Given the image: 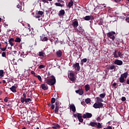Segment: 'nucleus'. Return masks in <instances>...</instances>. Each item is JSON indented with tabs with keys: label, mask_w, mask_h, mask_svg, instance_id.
<instances>
[{
	"label": "nucleus",
	"mask_w": 129,
	"mask_h": 129,
	"mask_svg": "<svg viewBox=\"0 0 129 129\" xmlns=\"http://www.w3.org/2000/svg\"><path fill=\"white\" fill-rule=\"evenodd\" d=\"M52 79H47L45 80V83L48 84V85H50L52 86L56 83V79L54 76H51Z\"/></svg>",
	"instance_id": "nucleus-1"
},
{
	"label": "nucleus",
	"mask_w": 129,
	"mask_h": 129,
	"mask_svg": "<svg viewBox=\"0 0 129 129\" xmlns=\"http://www.w3.org/2000/svg\"><path fill=\"white\" fill-rule=\"evenodd\" d=\"M127 76H128V73L127 72L121 74L119 78V82H120V83H124L125 81V79L127 78ZM124 78H125V79H124Z\"/></svg>",
	"instance_id": "nucleus-2"
},
{
	"label": "nucleus",
	"mask_w": 129,
	"mask_h": 129,
	"mask_svg": "<svg viewBox=\"0 0 129 129\" xmlns=\"http://www.w3.org/2000/svg\"><path fill=\"white\" fill-rule=\"evenodd\" d=\"M106 35L108 38L111 39L112 41H114V39H115V36H114V35H115V32L114 31L109 32L108 33H107Z\"/></svg>",
	"instance_id": "nucleus-3"
},
{
	"label": "nucleus",
	"mask_w": 129,
	"mask_h": 129,
	"mask_svg": "<svg viewBox=\"0 0 129 129\" xmlns=\"http://www.w3.org/2000/svg\"><path fill=\"white\" fill-rule=\"evenodd\" d=\"M93 107L96 109L102 108H103V104L102 103H95L93 104Z\"/></svg>",
	"instance_id": "nucleus-4"
},
{
	"label": "nucleus",
	"mask_w": 129,
	"mask_h": 129,
	"mask_svg": "<svg viewBox=\"0 0 129 129\" xmlns=\"http://www.w3.org/2000/svg\"><path fill=\"white\" fill-rule=\"evenodd\" d=\"M55 108L54 109V113L56 114H58V111H59V109L60 108V103L59 102H56L55 103Z\"/></svg>",
	"instance_id": "nucleus-5"
},
{
	"label": "nucleus",
	"mask_w": 129,
	"mask_h": 129,
	"mask_svg": "<svg viewBox=\"0 0 129 129\" xmlns=\"http://www.w3.org/2000/svg\"><path fill=\"white\" fill-rule=\"evenodd\" d=\"M74 73H70V78L69 77L70 80L72 82H74L76 80V78H75Z\"/></svg>",
	"instance_id": "nucleus-6"
},
{
	"label": "nucleus",
	"mask_w": 129,
	"mask_h": 129,
	"mask_svg": "<svg viewBox=\"0 0 129 129\" xmlns=\"http://www.w3.org/2000/svg\"><path fill=\"white\" fill-rule=\"evenodd\" d=\"M91 117H92V114L89 112H87L83 115V118H91Z\"/></svg>",
	"instance_id": "nucleus-7"
},
{
	"label": "nucleus",
	"mask_w": 129,
	"mask_h": 129,
	"mask_svg": "<svg viewBox=\"0 0 129 129\" xmlns=\"http://www.w3.org/2000/svg\"><path fill=\"white\" fill-rule=\"evenodd\" d=\"M73 67H74L76 71H80V66L79 65V63L76 62V64L73 65Z\"/></svg>",
	"instance_id": "nucleus-8"
},
{
	"label": "nucleus",
	"mask_w": 129,
	"mask_h": 129,
	"mask_svg": "<svg viewBox=\"0 0 129 129\" xmlns=\"http://www.w3.org/2000/svg\"><path fill=\"white\" fill-rule=\"evenodd\" d=\"M76 93H78L79 95H83V93H84V91H83V89L81 88L78 90L75 91Z\"/></svg>",
	"instance_id": "nucleus-9"
},
{
	"label": "nucleus",
	"mask_w": 129,
	"mask_h": 129,
	"mask_svg": "<svg viewBox=\"0 0 129 129\" xmlns=\"http://www.w3.org/2000/svg\"><path fill=\"white\" fill-rule=\"evenodd\" d=\"M77 114H78V119L79 120V121H80V122H83V118H82L83 116H82V114L77 113Z\"/></svg>",
	"instance_id": "nucleus-10"
},
{
	"label": "nucleus",
	"mask_w": 129,
	"mask_h": 129,
	"mask_svg": "<svg viewBox=\"0 0 129 129\" xmlns=\"http://www.w3.org/2000/svg\"><path fill=\"white\" fill-rule=\"evenodd\" d=\"M114 63L116 65H118L119 66H121V65H122L123 62L119 59H116L114 61Z\"/></svg>",
	"instance_id": "nucleus-11"
},
{
	"label": "nucleus",
	"mask_w": 129,
	"mask_h": 129,
	"mask_svg": "<svg viewBox=\"0 0 129 129\" xmlns=\"http://www.w3.org/2000/svg\"><path fill=\"white\" fill-rule=\"evenodd\" d=\"M85 21H90V20H93V16H86L83 18Z\"/></svg>",
	"instance_id": "nucleus-12"
},
{
	"label": "nucleus",
	"mask_w": 129,
	"mask_h": 129,
	"mask_svg": "<svg viewBox=\"0 0 129 129\" xmlns=\"http://www.w3.org/2000/svg\"><path fill=\"white\" fill-rule=\"evenodd\" d=\"M70 108L73 111V112H76V107H75V105L72 104L70 105Z\"/></svg>",
	"instance_id": "nucleus-13"
},
{
	"label": "nucleus",
	"mask_w": 129,
	"mask_h": 129,
	"mask_svg": "<svg viewBox=\"0 0 129 129\" xmlns=\"http://www.w3.org/2000/svg\"><path fill=\"white\" fill-rule=\"evenodd\" d=\"M40 40L42 42H46V41H48V38L45 35H42V36H40Z\"/></svg>",
	"instance_id": "nucleus-14"
},
{
	"label": "nucleus",
	"mask_w": 129,
	"mask_h": 129,
	"mask_svg": "<svg viewBox=\"0 0 129 129\" xmlns=\"http://www.w3.org/2000/svg\"><path fill=\"white\" fill-rule=\"evenodd\" d=\"M73 26L74 28H77V27H78V21L77 20V19H75L73 23Z\"/></svg>",
	"instance_id": "nucleus-15"
},
{
	"label": "nucleus",
	"mask_w": 129,
	"mask_h": 129,
	"mask_svg": "<svg viewBox=\"0 0 129 129\" xmlns=\"http://www.w3.org/2000/svg\"><path fill=\"white\" fill-rule=\"evenodd\" d=\"M64 15H65V10H60L58 14L59 17H62V16H64Z\"/></svg>",
	"instance_id": "nucleus-16"
},
{
	"label": "nucleus",
	"mask_w": 129,
	"mask_h": 129,
	"mask_svg": "<svg viewBox=\"0 0 129 129\" xmlns=\"http://www.w3.org/2000/svg\"><path fill=\"white\" fill-rule=\"evenodd\" d=\"M10 89L11 90V91H12V92H14V93H16V92H17V87L15 86H12Z\"/></svg>",
	"instance_id": "nucleus-17"
},
{
	"label": "nucleus",
	"mask_w": 129,
	"mask_h": 129,
	"mask_svg": "<svg viewBox=\"0 0 129 129\" xmlns=\"http://www.w3.org/2000/svg\"><path fill=\"white\" fill-rule=\"evenodd\" d=\"M9 44L11 45V46L13 47V46H14V42H15V39H14V38H10L9 40Z\"/></svg>",
	"instance_id": "nucleus-18"
},
{
	"label": "nucleus",
	"mask_w": 129,
	"mask_h": 129,
	"mask_svg": "<svg viewBox=\"0 0 129 129\" xmlns=\"http://www.w3.org/2000/svg\"><path fill=\"white\" fill-rule=\"evenodd\" d=\"M96 102L97 103L103 102V99H102V98H101V97H97L96 98Z\"/></svg>",
	"instance_id": "nucleus-19"
},
{
	"label": "nucleus",
	"mask_w": 129,
	"mask_h": 129,
	"mask_svg": "<svg viewBox=\"0 0 129 129\" xmlns=\"http://www.w3.org/2000/svg\"><path fill=\"white\" fill-rule=\"evenodd\" d=\"M56 56L60 58L61 56H62V51L61 50H58L57 51H56Z\"/></svg>",
	"instance_id": "nucleus-20"
},
{
	"label": "nucleus",
	"mask_w": 129,
	"mask_h": 129,
	"mask_svg": "<svg viewBox=\"0 0 129 129\" xmlns=\"http://www.w3.org/2000/svg\"><path fill=\"white\" fill-rule=\"evenodd\" d=\"M41 88L43 90H48L49 88L47 86H46V85H45V84H42L41 85Z\"/></svg>",
	"instance_id": "nucleus-21"
},
{
	"label": "nucleus",
	"mask_w": 129,
	"mask_h": 129,
	"mask_svg": "<svg viewBox=\"0 0 129 129\" xmlns=\"http://www.w3.org/2000/svg\"><path fill=\"white\" fill-rule=\"evenodd\" d=\"M73 5H74V2H73V1L71 0L70 2L68 3V8L70 9V8H71Z\"/></svg>",
	"instance_id": "nucleus-22"
},
{
	"label": "nucleus",
	"mask_w": 129,
	"mask_h": 129,
	"mask_svg": "<svg viewBox=\"0 0 129 129\" xmlns=\"http://www.w3.org/2000/svg\"><path fill=\"white\" fill-rule=\"evenodd\" d=\"M85 89L86 91H89V90H90V86L88 84L86 85L85 86Z\"/></svg>",
	"instance_id": "nucleus-23"
},
{
	"label": "nucleus",
	"mask_w": 129,
	"mask_h": 129,
	"mask_svg": "<svg viewBox=\"0 0 129 129\" xmlns=\"http://www.w3.org/2000/svg\"><path fill=\"white\" fill-rule=\"evenodd\" d=\"M21 41L22 39H21L20 37H17L16 39L14 40V41L16 43H21Z\"/></svg>",
	"instance_id": "nucleus-24"
},
{
	"label": "nucleus",
	"mask_w": 129,
	"mask_h": 129,
	"mask_svg": "<svg viewBox=\"0 0 129 129\" xmlns=\"http://www.w3.org/2000/svg\"><path fill=\"white\" fill-rule=\"evenodd\" d=\"M87 62V58H84L81 60V65H83V63H86Z\"/></svg>",
	"instance_id": "nucleus-25"
},
{
	"label": "nucleus",
	"mask_w": 129,
	"mask_h": 129,
	"mask_svg": "<svg viewBox=\"0 0 129 129\" xmlns=\"http://www.w3.org/2000/svg\"><path fill=\"white\" fill-rule=\"evenodd\" d=\"M89 124L91 126L94 127V126H96V125H97V122H91Z\"/></svg>",
	"instance_id": "nucleus-26"
},
{
	"label": "nucleus",
	"mask_w": 129,
	"mask_h": 129,
	"mask_svg": "<svg viewBox=\"0 0 129 129\" xmlns=\"http://www.w3.org/2000/svg\"><path fill=\"white\" fill-rule=\"evenodd\" d=\"M55 6L56 7H60V8H63V7H64V5L63 4H61V3H56L55 4Z\"/></svg>",
	"instance_id": "nucleus-27"
},
{
	"label": "nucleus",
	"mask_w": 129,
	"mask_h": 129,
	"mask_svg": "<svg viewBox=\"0 0 129 129\" xmlns=\"http://www.w3.org/2000/svg\"><path fill=\"white\" fill-rule=\"evenodd\" d=\"M96 126L97 128H102V125H101V124L100 122H98V124L97 123Z\"/></svg>",
	"instance_id": "nucleus-28"
},
{
	"label": "nucleus",
	"mask_w": 129,
	"mask_h": 129,
	"mask_svg": "<svg viewBox=\"0 0 129 129\" xmlns=\"http://www.w3.org/2000/svg\"><path fill=\"white\" fill-rule=\"evenodd\" d=\"M38 55L39 57H44L45 53L43 51H40L39 52Z\"/></svg>",
	"instance_id": "nucleus-29"
},
{
	"label": "nucleus",
	"mask_w": 129,
	"mask_h": 129,
	"mask_svg": "<svg viewBox=\"0 0 129 129\" xmlns=\"http://www.w3.org/2000/svg\"><path fill=\"white\" fill-rule=\"evenodd\" d=\"M52 127H55L56 128H60L61 127L58 123H55Z\"/></svg>",
	"instance_id": "nucleus-30"
},
{
	"label": "nucleus",
	"mask_w": 129,
	"mask_h": 129,
	"mask_svg": "<svg viewBox=\"0 0 129 129\" xmlns=\"http://www.w3.org/2000/svg\"><path fill=\"white\" fill-rule=\"evenodd\" d=\"M4 74H5V72H4V70H0V77H1V78L4 76Z\"/></svg>",
	"instance_id": "nucleus-31"
},
{
	"label": "nucleus",
	"mask_w": 129,
	"mask_h": 129,
	"mask_svg": "<svg viewBox=\"0 0 129 129\" xmlns=\"http://www.w3.org/2000/svg\"><path fill=\"white\" fill-rule=\"evenodd\" d=\"M105 95H106V94H105V93H104L103 94H100L99 96L101 98H104L105 97Z\"/></svg>",
	"instance_id": "nucleus-32"
},
{
	"label": "nucleus",
	"mask_w": 129,
	"mask_h": 129,
	"mask_svg": "<svg viewBox=\"0 0 129 129\" xmlns=\"http://www.w3.org/2000/svg\"><path fill=\"white\" fill-rule=\"evenodd\" d=\"M118 57H119L120 58H122L123 56V54L121 53V52L118 51Z\"/></svg>",
	"instance_id": "nucleus-33"
},
{
	"label": "nucleus",
	"mask_w": 129,
	"mask_h": 129,
	"mask_svg": "<svg viewBox=\"0 0 129 129\" xmlns=\"http://www.w3.org/2000/svg\"><path fill=\"white\" fill-rule=\"evenodd\" d=\"M109 69H110V70H113L115 69V66L112 65V66H110Z\"/></svg>",
	"instance_id": "nucleus-34"
},
{
	"label": "nucleus",
	"mask_w": 129,
	"mask_h": 129,
	"mask_svg": "<svg viewBox=\"0 0 129 129\" xmlns=\"http://www.w3.org/2000/svg\"><path fill=\"white\" fill-rule=\"evenodd\" d=\"M116 53H117L116 50H115V51L113 53L114 58H118V55H117Z\"/></svg>",
	"instance_id": "nucleus-35"
},
{
	"label": "nucleus",
	"mask_w": 129,
	"mask_h": 129,
	"mask_svg": "<svg viewBox=\"0 0 129 129\" xmlns=\"http://www.w3.org/2000/svg\"><path fill=\"white\" fill-rule=\"evenodd\" d=\"M38 15L39 16H43V15H44V12L39 11L38 12Z\"/></svg>",
	"instance_id": "nucleus-36"
},
{
	"label": "nucleus",
	"mask_w": 129,
	"mask_h": 129,
	"mask_svg": "<svg viewBox=\"0 0 129 129\" xmlns=\"http://www.w3.org/2000/svg\"><path fill=\"white\" fill-rule=\"evenodd\" d=\"M45 66L44 64H41L39 66V69H43V68H45Z\"/></svg>",
	"instance_id": "nucleus-37"
},
{
	"label": "nucleus",
	"mask_w": 129,
	"mask_h": 129,
	"mask_svg": "<svg viewBox=\"0 0 129 129\" xmlns=\"http://www.w3.org/2000/svg\"><path fill=\"white\" fill-rule=\"evenodd\" d=\"M91 101V100H90V99L89 98H87L85 100V102H86V103H90Z\"/></svg>",
	"instance_id": "nucleus-38"
},
{
	"label": "nucleus",
	"mask_w": 129,
	"mask_h": 129,
	"mask_svg": "<svg viewBox=\"0 0 129 129\" xmlns=\"http://www.w3.org/2000/svg\"><path fill=\"white\" fill-rule=\"evenodd\" d=\"M55 101H56V99H55V98H52L51 100V103H55Z\"/></svg>",
	"instance_id": "nucleus-39"
},
{
	"label": "nucleus",
	"mask_w": 129,
	"mask_h": 129,
	"mask_svg": "<svg viewBox=\"0 0 129 129\" xmlns=\"http://www.w3.org/2000/svg\"><path fill=\"white\" fill-rule=\"evenodd\" d=\"M17 8L19 9V11H22V6H20L19 4L17 5Z\"/></svg>",
	"instance_id": "nucleus-40"
},
{
	"label": "nucleus",
	"mask_w": 129,
	"mask_h": 129,
	"mask_svg": "<svg viewBox=\"0 0 129 129\" xmlns=\"http://www.w3.org/2000/svg\"><path fill=\"white\" fill-rule=\"evenodd\" d=\"M25 99H26L25 98H23V97L21 98V102H22V103H24V102H25Z\"/></svg>",
	"instance_id": "nucleus-41"
},
{
	"label": "nucleus",
	"mask_w": 129,
	"mask_h": 129,
	"mask_svg": "<svg viewBox=\"0 0 129 129\" xmlns=\"http://www.w3.org/2000/svg\"><path fill=\"white\" fill-rule=\"evenodd\" d=\"M37 78H38V80H39V81L42 82V78L41 77V76L38 75L37 76Z\"/></svg>",
	"instance_id": "nucleus-42"
},
{
	"label": "nucleus",
	"mask_w": 129,
	"mask_h": 129,
	"mask_svg": "<svg viewBox=\"0 0 129 129\" xmlns=\"http://www.w3.org/2000/svg\"><path fill=\"white\" fill-rule=\"evenodd\" d=\"M4 101L5 102H8V101H9V97H5V98L4 99Z\"/></svg>",
	"instance_id": "nucleus-43"
},
{
	"label": "nucleus",
	"mask_w": 129,
	"mask_h": 129,
	"mask_svg": "<svg viewBox=\"0 0 129 129\" xmlns=\"http://www.w3.org/2000/svg\"><path fill=\"white\" fill-rule=\"evenodd\" d=\"M121 100L122 101H125L126 100V98H125V97H122Z\"/></svg>",
	"instance_id": "nucleus-44"
},
{
	"label": "nucleus",
	"mask_w": 129,
	"mask_h": 129,
	"mask_svg": "<svg viewBox=\"0 0 129 129\" xmlns=\"http://www.w3.org/2000/svg\"><path fill=\"white\" fill-rule=\"evenodd\" d=\"M0 49L2 51H6V50H7V46H5V47L4 48L0 47Z\"/></svg>",
	"instance_id": "nucleus-45"
},
{
	"label": "nucleus",
	"mask_w": 129,
	"mask_h": 129,
	"mask_svg": "<svg viewBox=\"0 0 129 129\" xmlns=\"http://www.w3.org/2000/svg\"><path fill=\"white\" fill-rule=\"evenodd\" d=\"M42 3H44V4H48L49 2H48V0H41Z\"/></svg>",
	"instance_id": "nucleus-46"
},
{
	"label": "nucleus",
	"mask_w": 129,
	"mask_h": 129,
	"mask_svg": "<svg viewBox=\"0 0 129 129\" xmlns=\"http://www.w3.org/2000/svg\"><path fill=\"white\" fill-rule=\"evenodd\" d=\"M79 30H81V33H83L84 32V29H82L81 27H80Z\"/></svg>",
	"instance_id": "nucleus-47"
},
{
	"label": "nucleus",
	"mask_w": 129,
	"mask_h": 129,
	"mask_svg": "<svg viewBox=\"0 0 129 129\" xmlns=\"http://www.w3.org/2000/svg\"><path fill=\"white\" fill-rule=\"evenodd\" d=\"M23 98H27V94L26 93H24L23 94Z\"/></svg>",
	"instance_id": "nucleus-48"
},
{
	"label": "nucleus",
	"mask_w": 129,
	"mask_h": 129,
	"mask_svg": "<svg viewBox=\"0 0 129 129\" xmlns=\"http://www.w3.org/2000/svg\"><path fill=\"white\" fill-rule=\"evenodd\" d=\"M27 102H29V103H31V102L32 101V100L31 98H27Z\"/></svg>",
	"instance_id": "nucleus-49"
},
{
	"label": "nucleus",
	"mask_w": 129,
	"mask_h": 129,
	"mask_svg": "<svg viewBox=\"0 0 129 129\" xmlns=\"http://www.w3.org/2000/svg\"><path fill=\"white\" fill-rule=\"evenodd\" d=\"M35 19H40L41 18V16L38 15V16H35Z\"/></svg>",
	"instance_id": "nucleus-50"
},
{
	"label": "nucleus",
	"mask_w": 129,
	"mask_h": 129,
	"mask_svg": "<svg viewBox=\"0 0 129 129\" xmlns=\"http://www.w3.org/2000/svg\"><path fill=\"white\" fill-rule=\"evenodd\" d=\"M101 119V118H100V117H98L97 118V121H100Z\"/></svg>",
	"instance_id": "nucleus-51"
},
{
	"label": "nucleus",
	"mask_w": 129,
	"mask_h": 129,
	"mask_svg": "<svg viewBox=\"0 0 129 129\" xmlns=\"http://www.w3.org/2000/svg\"><path fill=\"white\" fill-rule=\"evenodd\" d=\"M126 22L129 24V17H127L125 19Z\"/></svg>",
	"instance_id": "nucleus-52"
},
{
	"label": "nucleus",
	"mask_w": 129,
	"mask_h": 129,
	"mask_svg": "<svg viewBox=\"0 0 129 129\" xmlns=\"http://www.w3.org/2000/svg\"><path fill=\"white\" fill-rule=\"evenodd\" d=\"M51 108H52V109H54V108H55V105L51 104Z\"/></svg>",
	"instance_id": "nucleus-53"
},
{
	"label": "nucleus",
	"mask_w": 129,
	"mask_h": 129,
	"mask_svg": "<svg viewBox=\"0 0 129 129\" xmlns=\"http://www.w3.org/2000/svg\"><path fill=\"white\" fill-rule=\"evenodd\" d=\"M2 57H6V53L5 52L2 53Z\"/></svg>",
	"instance_id": "nucleus-54"
},
{
	"label": "nucleus",
	"mask_w": 129,
	"mask_h": 129,
	"mask_svg": "<svg viewBox=\"0 0 129 129\" xmlns=\"http://www.w3.org/2000/svg\"><path fill=\"white\" fill-rule=\"evenodd\" d=\"M31 73L33 75H36V73H35V72H34L33 71H32L31 72Z\"/></svg>",
	"instance_id": "nucleus-55"
},
{
	"label": "nucleus",
	"mask_w": 129,
	"mask_h": 129,
	"mask_svg": "<svg viewBox=\"0 0 129 129\" xmlns=\"http://www.w3.org/2000/svg\"><path fill=\"white\" fill-rule=\"evenodd\" d=\"M57 2L58 3H64V1L63 0H57Z\"/></svg>",
	"instance_id": "nucleus-56"
},
{
	"label": "nucleus",
	"mask_w": 129,
	"mask_h": 129,
	"mask_svg": "<svg viewBox=\"0 0 129 129\" xmlns=\"http://www.w3.org/2000/svg\"><path fill=\"white\" fill-rule=\"evenodd\" d=\"M117 84H116V83H114L112 85H113V87H115V86H116Z\"/></svg>",
	"instance_id": "nucleus-57"
},
{
	"label": "nucleus",
	"mask_w": 129,
	"mask_h": 129,
	"mask_svg": "<svg viewBox=\"0 0 129 129\" xmlns=\"http://www.w3.org/2000/svg\"><path fill=\"white\" fill-rule=\"evenodd\" d=\"M126 83V84H128L129 85V79H127Z\"/></svg>",
	"instance_id": "nucleus-58"
},
{
	"label": "nucleus",
	"mask_w": 129,
	"mask_h": 129,
	"mask_svg": "<svg viewBox=\"0 0 129 129\" xmlns=\"http://www.w3.org/2000/svg\"><path fill=\"white\" fill-rule=\"evenodd\" d=\"M78 114H77H77H74V117H78Z\"/></svg>",
	"instance_id": "nucleus-59"
},
{
	"label": "nucleus",
	"mask_w": 129,
	"mask_h": 129,
	"mask_svg": "<svg viewBox=\"0 0 129 129\" xmlns=\"http://www.w3.org/2000/svg\"><path fill=\"white\" fill-rule=\"evenodd\" d=\"M25 102L26 103H28V100L27 99V98H25Z\"/></svg>",
	"instance_id": "nucleus-60"
},
{
	"label": "nucleus",
	"mask_w": 129,
	"mask_h": 129,
	"mask_svg": "<svg viewBox=\"0 0 129 129\" xmlns=\"http://www.w3.org/2000/svg\"><path fill=\"white\" fill-rule=\"evenodd\" d=\"M4 43H5V44H6V47H8V42H7V41H5L4 42Z\"/></svg>",
	"instance_id": "nucleus-61"
},
{
	"label": "nucleus",
	"mask_w": 129,
	"mask_h": 129,
	"mask_svg": "<svg viewBox=\"0 0 129 129\" xmlns=\"http://www.w3.org/2000/svg\"><path fill=\"white\" fill-rule=\"evenodd\" d=\"M19 61H21V62H23V59H22V58H19Z\"/></svg>",
	"instance_id": "nucleus-62"
},
{
	"label": "nucleus",
	"mask_w": 129,
	"mask_h": 129,
	"mask_svg": "<svg viewBox=\"0 0 129 129\" xmlns=\"http://www.w3.org/2000/svg\"><path fill=\"white\" fill-rule=\"evenodd\" d=\"M115 3H117V2H120V0H114Z\"/></svg>",
	"instance_id": "nucleus-63"
},
{
	"label": "nucleus",
	"mask_w": 129,
	"mask_h": 129,
	"mask_svg": "<svg viewBox=\"0 0 129 129\" xmlns=\"http://www.w3.org/2000/svg\"><path fill=\"white\" fill-rule=\"evenodd\" d=\"M52 103H49V104H48V105L49 106H51V105H52Z\"/></svg>",
	"instance_id": "nucleus-64"
}]
</instances>
